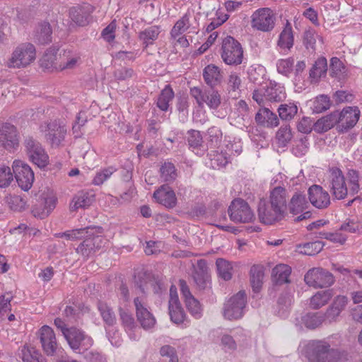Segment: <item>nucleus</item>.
Masks as SVG:
<instances>
[{"label":"nucleus","instance_id":"nucleus-18","mask_svg":"<svg viewBox=\"0 0 362 362\" xmlns=\"http://www.w3.org/2000/svg\"><path fill=\"white\" fill-rule=\"evenodd\" d=\"M39 336L44 352L48 356H54L58 349V344L53 329L44 325L39 330Z\"/></svg>","mask_w":362,"mask_h":362},{"label":"nucleus","instance_id":"nucleus-49","mask_svg":"<svg viewBox=\"0 0 362 362\" xmlns=\"http://www.w3.org/2000/svg\"><path fill=\"white\" fill-rule=\"evenodd\" d=\"M317 40H318L320 45H322V39L314 30H308L305 32L303 43L308 49L315 51L316 49Z\"/></svg>","mask_w":362,"mask_h":362},{"label":"nucleus","instance_id":"nucleus-14","mask_svg":"<svg viewBox=\"0 0 362 362\" xmlns=\"http://www.w3.org/2000/svg\"><path fill=\"white\" fill-rule=\"evenodd\" d=\"M24 145L30 160L39 168H44L48 164L49 157L41 144L32 137L25 139Z\"/></svg>","mask_w":362,"mask_h":362},{"label":"nucleus","instance_id":"nucleus-29","mask_svg":"<svg viewBox=\"0 0 362 362\" xmlns=\"http://www.w3.org/2000/svg\"><path fill=\"white\" fill-rule=\"evenodd\" d=\"M81 61L80 56L71 49L64 50L60 53V64L58 70L73 69L76 68Z\"/></svg>","mask_w":362,"mask_h":362},{"label":"nucleus","instance_id":"nucleus-21","mask_svg":"<svg viewBox=\"0 0 362 362\" xmlns=\"http://www.w3.org/2000/svg\"><path fill=\"white\" fill-rule=\"evenodd\" d=\"M86 235V238L76 248V252L84 258H88L93 255L101 247L103 238L100 235Z\"/></svg>","mask_w":362,"mask_h":362},{"label":"nucleus","instance_id":"nucleus-28","mask_svg":"<svg viewBox=\"0 0 362 362\" xmlns=\"http://www.w3.org/2000/svg\"><path fill=\"white\" fill-rule=\"evenodd\" d=\"M203 77L205 83L213 88L221 83L223 79V74L218 66L214 64H209L204 69Z\"/></svg>","mask_w":362,"mask_h":362},{"label":"nucleus","instance_id":"nucleus-53","mask_svg":"<svg viewBox=\"0 0 362 362\" xmlns=\"http://www.w3.org/2000/svg\"><path fill=\"white\" fill-rule=\"evenodd\" d=\"M103 229L101 227H87L84 228L71 230V235L73 236L72 240H77L83 237H86L87 235H90L94 233H101Z\"/></svg>","mask_w":362,"mask_h":362},{"label":"nucleus","instance_id":"nucleus-39","mask_svg":"<svg viewBox=\"0 0 362 362\" xmlns=\"http://www.w3.org/2000/svg\"><path fill=\"white\" fill-rule=\"evenodd\" d=\"M23 362H46L41 354L33 346L25 345L21 349Z\"/></svg>","mask_w":362,"mask_h":362},{"label":"nucleus","instance_id":"nucleus-24","mask_svg":"<svg viewBox=\"0 0 362 362\" xmlns=\"http://www.w3.org/2000/svg\"><path fill=\"white\" fill-rule=\"evenodd\" d=\"M180 286L188 310L195 318H199L202 315V309L199 301L191 294L189 289L184 280L180 281Z\"/></svg>","mask_w":362,"mask_h":362},{"label":"nucleus","instance_id":"nucleus-56","mask_svg":"<svg viewBox=\"0 0 362 362\" xmlns=\"http://www.w3.org/2000/svg\"><path fill=\"white\" fill-rule=\"evenodd\" d=\"M116 171L114 167H108L98 171L93 180V184L100 185L108 180L111 175Z\"/></svg>","mask_w":362,"mask_h":362},{"label":"nucleus","instance_id":"nucleus-31","mask_svg":"<svg viewBox=\"0 0 362 362\" xmlns=\"http://www.w3.org/2000/svg\"><path fill=\"white\" fill-rule=\"evenodd\" d=\"M216 270L220 278L225 281L232 279L233 274V262L223 258H218L216 261Z\"/></svg>","mask_w":362,"mask_h":362},{"label":"nucleus","instance_id":"nucleus-61","mask_svg":"<svg viewBox=\"0 0 362 362\" xmlns=\"http://www.w3.org/2000/svg\"><path fill=\"white\" fill-rule=\"evenodd\" d=\"M7 202L9 205V207L13 211L23 210L25 208L26 204L23 199L18 195L8 197Z\"/></svg>","mask_w":362,"mask_h":362},{"label":"nucleus","instance_id":"nucleus-47","mask_svg":"<svg viewBox=\"0 0 362 362\" xmlns=\"http://www.w3.org/2000/svg\"><path fill=\"white\" fill-rule=\"evenodd\" d=\"M252 23H273L274 15L269 8H263L256 11L252 14Z\"/></svg>","mask_w":362,"mask_h":362},{"label":"nucleus","instance_id":"nucleus-30","mask_svg":"<svg viewBox=\"0 0 362 362\" xmlns=\"http://www.w3.org/2000/svg\"><path fill=\"white\" fill-rule=\"evenodd\" d=\"M293 35L290 24H286L285 28L279 35L278 46L285 53L288 52L293 45Z\"/></svg>","mask_w":362,"mask_h":362},{"label":"nucleus","instance_id":"nucleus-3","mask_svg":"<svg viewBox=\"0 0 362 362\" xmlns=\"http://www.w3.org/2000/svg\"><path fill=\"white\" fill-rule=\"evenodd\" d=\"M190 95L197 105L203 108L205 106L211 110H216L221 103V96L218 90L211 88L193 87L190 88Z\"/></svg>","mask_w":362,"mask_h":362},{"label":"nucleus","instance_id":"nucleus-2","mask_svg":"<svg viewBox=\"0 0 362 362\" xmlns=\"http://www.w3.org/2000/svg\"><path fill=\"white\" fill-rule=\"evenodd\" d=\"M35 59V46L30 42L22 43L13 51L8 66L11 68H25L32 64Z\"/></svg>","mask_w":362,"mask_h":362},{"label":"nucleus","instance_id":"nucleus-37","mask_svg":"<svg viewBox=\"0 0 362 362\" xmlns=\"http://www.w3.org/2000/svg\"><path fill=\"white\" fill-rule=\"evenodd\" d=\"M52 28L50 24H39L34 37L40 44H47L52 41Z\"/></svg>","mask_w":362,"mask_h":362},{"label":"nucleus","instance_id":"nucleus-11","mask_svg":"<svg viewBox=\"0 0 362 362\" xmlns=\"http://www.w3.org/2000/svg\"><path fill=\"white\" fill-rule=\"evenodd\" d=\"M12 168L18 186L24 191H28L33 185L34 173L24 161L15 160Z\"/></svg>","mask_w":362,"mask_h":362},{"label":"nucleus","instance_id":"nucleus-62","mask_svg":"<svg viewBox=\"0 0 362 362\" xmlns=\"http://www.w3.org/2000/svg\"><path fill=\"white\" fill-rule=\"evenodd\" d=\"M221 346L226 351H235L237 349V344L233 337L224 334L221 337Z\"/></svg>","mask_w":362,"mask_h":362},{"label":"nucleus","instance_id":"nucleus-1","mask_svg":"<svg viewBox=\"0 0 362 362\" xmlns=\"http://www.w3.org/2000/svg\"><path fill=\"white\" fill-rule=\"evenodd\" d=\"M301 352L308 362H340L341 354L332 349L330 344L323 340H312L307 342Z\"/></svg>","mask_w":362,"mask_h":362},{"label":"nucleus","instance_id":"nucleus-40","mask_svg":"<svg viewBox=\"0 0 362 362\" xmlns=\"http://www.w3.org/2000/svg\"><path fill=\"white\" fill-rule=\"evenodd\" d=\"M278 112L282 120H291L298 112L297 103L289 101L281 104L278 108Z\"/></svg>","mask_w":362,"mask_h":362},{"label":"nucleus","instance_id":"nucleus-25","mask_svg":"<svg viewBox=\"0 0 362 362\" xmlns=\"http://www.w3.org/2000/svg\"><path fill=\"white\" fill-rule=\"evenodd\" d=\"M348 303V298L344 296H337L332 305L328 308L325 313H323L325 319L329 322H335L341 311Z\"/></svg>","mask_w":362,"mask_h":362},{"label":"nucleus","instance_id":"nucleus-22","mask_svg":"<svg viewBox=\"0 0 362 362\" xmlns=\"http://www.w3.org/2000/svg\"><path fill=\"white\" fill-rule=\"evenodd\" d=\"M153 198L158 203L166 208H173L177 204L175 193L168 185H163L156 190L153 193Z\"/></svg>","mask_w":362,"mask_h":362},{"label":"nucleus","instance_id":"nucleus-19","mask_svg":"<svg viewBox=\"0 0 362 362\" xmlns=\"http://www.w3.org/2000/svg\"><path fill=\"white\" fill-rule=\"evenodd\" d=\"M308 206V203L306 200L305 196L299 192H296L293 195L288 204L290 212L293 214L303 213L300 216L297 217V221L309 218L311 216V213L310 211H307L303 212L306 210Z\"/></svg>","mask_w":362,"mask_h":362},{"label":"nucleus","instance_id":"nucleus-42","mask_svg":"<svg viewBox=\"0 0 362 362\" xmlns=\"http://www.w3.org/2000/svg\"><path fill=\"white\" fill-rule=\"evenodd\" d=\"M336 125L333 112L327 115L314 123L313 129L317 133H322L329 130Z\"/></svg>","mask_w":362,"mask_h":362},{"label":"nucleus","instance_id":"nucleus-63","mask_svg":"<svg viewBox=\"0 0 362 362\" xmlns=\"http://www.w3.org/2000/svg\"><path fill=\"white\" fill-rule=\"evenodd\" d=\"M160 354L163 357L168 358V362H178V357L176 353V350L171 346H163L160 349Z\"/></svg>","mask_w":362,"mask_h":362},{"label":"nucleus","instance_id":"nucleus-64","mask_svg":"<svg viewBox=\"0 0 362 362\" xmlns=\"http://www.w3.org/2000/svg\"><path fill=\"white\" fill-rule=\"evenodd\" d=\"M314 122L310 117H304L298 123V130L304 134H308L313 129Z\"/></svg>","mask_w":362,"mask_h":362},{"label":"nucleus","instance_id":"nucleus-43","mask_svg":"<svg viewBox=\"0 0 362 362\" xmlns=\"http://www.w3.org/2000/svg\"><path fill=\"white\" fill-rule=\"evenodd\" d=\"M327 69V59L325 57L319 58L310 71V77L317 81L320 78L324 76Z\"/></svg>","mask_w":362,"mask_h":362},{"label":"nucleus","instance_id":"nucleus-35","mask_svg":"<svg viewBox=\"0 0 362 362\" xmlns=\"http://www.w3.org/2000/svg\"><path fill=\"white\" fill-rule=\"evenodd\" d=\"M324 245L325 244L321 241L299 244L296 246V251L305 255H315L322 250Z\"/></svg>","mask_w":362,"mask_h":362},{"label":"nucleus","instance_id":"nucleus-15","mask_svg":"<svg viewBox=\"0 0 362 362\" xmlns=\"http://www.w3.org/2000/svg\"><path fill=\"white\" fill-rule=\"evenodd\" d=\"M137 320L144 329L153 328L156 322L153 315L148 310L144 296L136 297L134 300Z\"/></svg>","mask_w":362,"mask_h":362},{"label":"nucleus","instance_id":"nucleus-13","mask_svg":"<svg viewBox=\"0 0 362 362\" xmlns=\"http://www.w3.org/2000/svg\"><path fill=\"white\" fill-rule=\"evenodd\" d=\"M336 124L341 130H348L354 127L359 119L361 112L358 107H346L341 111L332 112Z\"/></svg>","mask_w":362,"mask_h":362},{"label":"nucleus","instance_id":"nucleus-5","mask_svg":"<svg viewBox=\"0 0 362 362\" xmlns=\"http://www.w3.org/2000/svg\"><path fill=\"white\" fill-rule=\"evenodd\" d=\"M247 304L245 291H239L226 301L223 308V315L228 320H237L243 317Z\"/></svg>","mask_w":362,"mask_h":362},{"label":"nucleus","instance_id":"nucleus-60","mask_svg":"<svg viewBox=\"0 0 362 362\" xmlns=\"http://www.w3.org/2000/svg\"><path fill=\"white\" fill-rule=\"evenodd\" d=\"M13 180V174L9 167L3 166L0 168V187H6Z\"/></svg>","mask_w":362,"mask_h":362},{"label":"nucleus","instance_id":"nucleus-10","mask_svg":"<svg viewBox=\"0 0 362 362\" xmlns=\"http://www.w3.org/2000/svg\"><path fill=\"white\" fill-rule=\"evenodd\" d=\"M228 215L235 223H249L254 219V214L250 206L241 199H235L231 202Z\"/></svg>","mask_w":362,"mask_h":362},{"label":"nucleus","instance_id":"nucleus-45","mask_svg":"<svg viewBox=\"0 0 362 362\" xmlns=\"http://www.w3.org/2000/svg\"><path fill=\"white\" fill-rule=\"evenodd\" d=\"M174 98V92L170 86H166L161 91L157 100V106L162 111H167L169 103Z\"/></svg>","mask_w":362,"mask_h":362},{"label":"nucleus","instance_id":"nucleus-44","mask_svg":"<svg viewBox=\"0 0 362 362\" xmlns=\"http://www.w3.org/2000/svg\"><path fill=\"white\" fill-rule=\"evenodd\" d=\"M120 319L126 332L129 334V337L133 340H136L138 339V336L132 333L133 329L136 328L134 319L132 315L120 309Z\"/></svg>","mask_w":362,"mask_h":362},{"label":"nucleus","instance_id":"nucleus-8","mask_svg":"<svg viewBox=\"0 0 362 362\" xmlns=\"http://www.w3.org/2000/svg\"><path fill=\"white\" fill-rule=\"evenodd\" d=\"M305 284L315 288H327L334 282L332 273L321 267H314L309 269L305 274Z\"/></svg>","mask_w":362,"mask_h":362},{"label":"nucleus","instance_id":"nucleus-23","mask_svg":"<svg viewBox=\"0 0 362 362\" xmlns=\"http://www.w3.org/2000/svg\"><path fill=\"white\" fill-rule=\"evenodd\" d=\"M58 50L55 47H49L40 59V65L45 71H59L58 66L60 64V54H57Z\"/></svg>","mask_w":362,"mask_h":362},{"label":"nucleus","instance_id":"nucleus-36","mask_svg":"<svg viewBox=\"0 0 362 362\" xmlns=\"http://www.w3.org/2000/svg\"><path fill=\"white\" fill-rule=\"evenodd\" d=\"M302 324L308 329H315L326 320L322 313H310L303 315L301 318Z\"/></svg>","mask_w":362,"mask_h":362},{"label":"nucleus","instance_id":"nucleus-55","mask_svg":"<svg viewBox=\"0 0 362 362\" xmlns=\"http://www.w3.org/2000/svg\"><path fill=\"white\" fill-rule=\"evenodd\" d=\"M169 314L171 320L175 324L183 322L185 319V313L180 304L169 305Z\"/></svg>","mask_w":362,"mask_h":362},{"label":"nucleus","instance_id":"nucleus-33","mask_svg":"<svg viewBox=\"0 0 362 362\" xmlns=\"http://www.w3.org/2000/svg\"><path fill=\"white\" fill-rule=\"evenodd\" d=\"M291 273V268L284 264L276 265L272 269V276L276 284H282L288 282V278Z\"/></svg>","mask_w":362,"mask_h":362},{"label":"nucleus","instance_id":"nucleus-16","mask_svg":"<svg viewBox=\"0 0 362 362\" xmlns=\"http://www.w3.org/2000/svg\"><path fill=\"white\" fill-rule=\"evenodd\" d=\"M0 145L8 151L19 146V135L16 127L10 123L0 124Z\"/></svg>","mask_w":362,"mask_h":362},{"label":"nucleus","instance_id":"nucleus-52","mask_svg":"<svg viewBox=\"0 0 362 362\" xmlns=\"http://www.w3.org/2000/svg\"><path fill=\"white\" fill-rule=\"evenodd\" d=\"M160 28L157 25L151 26L140 33L139 37L146 45L151 44L158 38Z\"/></svg>","mask_w":362,"mask_h":362},{"label":"nucleus","instance_id":"nucleus-51","mask_svg":"<svg viewBox=\"0 0 362 362\" xmlns=\"http://www.w3.org/2000/svg\"><path fill=\"white\" fill-rule=\"evenodd\" d=\"M98 310L105 323L109 326L113 325L116 322V317L112 309L105 303H100Z\"/></svg>","mask_w":362,"mask_h":362},{"label":"nucleus","instance_id":"nucleus-46","mask_svg":"<svg viewBox=\"0 0 362 362\" xmlns=\"http://www.w3.org/2000/svg\"><path fill=\"white\" fill-rule=\"evenodd\" d=\"M346 178L348 180L349 194L352 196L357 194L360 190L359 172L354 169H349Z\"/></svg>","mask_w":362,"mask_h":362},{"label":"nucleus","instance_id":"nucleus-58","mask_svg":"<svg viewBox=\"0 0 362 362\" xmlns=\"http://www.w3.org/2000/svg\"><path fill=\"white\" fill-rule=\"evenodd\" d=\"M294 61L292 58L281 59L276 63V68L279 73L288 76L293 70Z\"/></svg>","mask_w":362,"mask_h":362},{"label":"nucleus","instance_id":"nucleus-6","mask_svg":"<svg viewBox=\"0 0 362 362\" xmlns=\"http://www.w3.org/2000/svg\"><path fill=\"white\" fill-rule=\"evenodd\" d=\"M221 57L228 65H239L243 59V49L239 42L230 36L222 42Z\"/></svg>","mask_w":362,"mask_h":362},{"label":"nucleus","instance_id":"nucleus-26","mask_svg":"<svg viewBox=\"0 0 362 362\" xmlns=\"http://www.w3.org/2000/svg\"><path fill=\"white\" fill-rule=\"evenodd\" d=\"M287 199L288 194L286 189L281 187H276L270 192L269 199L267 202L273 205L274 208L276 207L286 213Z\"/></svg>","mask_w":362,"mask_h":362},{"label":"nucleus","instance_id":"nucleus-32","mask_svg":"<svg viewBox=\"0 0 362 362\" xmlns=\"http://www.w3.org/2000/svg\"><path fill=\"white\" fill-rule=\"evenodd\" d=\"M264 95L267 100L272 103H278L286 98V91L284 86L276 84L274 86L268 87L264 90Z\"/></svg>","mask_w":362,"mask_h":362},{"label":"nucleus","instance_id":"nucleus-12","mask_svg":"<svg viewBox=\"0 0 362 362\" xmlns=\"http://www.w3.org/2000/svg\"><path fill=\"white\" fill-rule=\"evenodd\" d=\"M286 213L267 202V200H260L258 206V216L261 223L266 225H272L281 221L286 216Z\"/></svg>","mask_w":362,"mask_h":362},{"label":"nucleus","instance_id":"nucleus-9","mask_svg":"<svg viewBox=\"0 0 362 362\" xmlns=\"http://www.w3.org/2000/svg\"><path fill=\"white\" fill-rule=\"evenodd\" d=\"M329 187L331 193L337 199H344L349 193L346 177L338 168L329 169Z\"/></svg>","mask_w":362,"mask_h":362},{"label":"nucleus","instance_id":"nucleus-59","mask_svg":"<svg viewBox=\"0 0 362 362\" xmlns=\"http://www.w3.org/2000/svg\"><path fill=\"white\" fill-rule=\"evenodd\" d=\"M322 238L329 240L334 243L343 245L346 240V236L340 232L330 233V232H321L320 233Z\"/></svg>","mask_w":362,"mask_h":362},{"label":"nucleus","instance_id":"nucleus-7","mask_svg":"<svg viewBox=\"0 0 362 362\" xmlns=\"http://www.w3.org/2000/svg\"><path fill=\"white\" fill-rule=\"evenodd\" d=\"M64 337L71 349L78 353L88 350L93 344L90 336L76 327H69V331L64 332Z\"/></svg>","mask_w":362,"mask_h":362},{"label":"nucleus","instance_id":"nucleus-20","mask_svg":"<svg viewBox=\"0 0 362 362\" xmlns=\"http://www.w3.org/2000/svg\"><path fill=\"white\" fill-rule=\"evenodd\" d=\"M308 197L312 205L317 209L327 208L330 204L329 193L320 185H314L309 188Z\"/></svg>","mask_w":362,"mask_h":362},{"label":"nucleus","instance_id":"nucleus-34","mask_svg":"<svg viewBox=\"0 0 362 362\" xmlns=\"http://www.w3.org/2000/svg\"><path fill=\"white\" fill-rule=\"evenodd\" d=\"M332 296V290L318 291L310 298V306L313 309H319L326 305Z\"/></svg>","mask_w":362,"mask_h":362},{"label":"nucleus","instance_id":"nucleus-27","mask_svg":"<svg viewBox=\"0 0 362 362\" xmlns=\"http://www.w3.org/2000/svg\"><path fill=\"white\" fill-rule=\"evenodd\" d=\"M255 121L258 125L264 127H275L279 124L277 115L266 107L259 110L255 115Z\"/></svg>","mask_w":362,"mask_h":362},{"label":"nucleus","instance_id":"nucleus-17","mask_svg":"<svg viewBox=\"0 0 362 362\" xmlns=\"http://www.w3.org/2000/svg\"><path fill=\"white\" fill-rule=\"evenodd\" d=\"M56 203L57 198L54 194H49L46 196L43 195L33 205L32 214L35 217L43 219L47 217L54 210L56 206Z\"/></svg>","mask_w":362,"mask_h":362},{"label":"nucleus","instance_id":"nucleus-57","mask_svg":"<svg viewBox=\"0 0 362 362\" xmlns=\"http://www.w3.org/2000/svg\"><path fill=\"white\" fill-rule=\"evenodd\" d=\"M331 103L329 98L325 95L317 97L313 102V110L315 112H322L330 107Z\"/></svg>","mask_w":362,"mask_h":362},{"label":"nucleus","instance_id":"nucleus-54","mask_svg":"<svg viewBox=\"0 0 362 362\" xmlns=\"http://www.w3.org/2000/svg\"><path fill=\"white\" fill-rule=\"evenodd\" d=\"M293 134L290 126L284 125L276 132V138L281 146H286L292 139Z\"/></svg>","mask_w":362,"mask_h":362},{"label":"nucleus","instance_id":"nucleus-48","mask_svg":"<svg viewBox=\"0 0 362 362\" xmlns=\"http://www.w3.org/2000/svg\"><path fill=\"white\" fill-rule=\"evenodd\" d=\"M264 273L258 266H252L250 269V281L253 291L258 292L262 286Z\"/></svg>","mask_w":362,"mask_h":362},{"label":"nucleus","instance_id":"nucleus-41","mask_svg":"<svg viewBox=\"0 0 362 362\" xmlns=\"http://www.w3.org/2000/svg\"><path fill=\"white\" fill-rule=\"evenodd\" d=\"M93 197L88 193L80 192L74 196L70 204V209L76 211L80 208H84L90 206L93 202Z\"/></svg>","mask_w":362,"mask_h":362},{"label":"nucleus","instance_id":"nucleus-50","mask_svg":"<svg viewBox=\"0 0 362 362\" xmlns=\"http://www.w3.org/2000/svg\"><path fill=\"white\" fill-rule=\"evenodd\" d=\"M160 177L164 182H173L177 176V170L175 165L171 163H165L160 169Z\"/></svg>","mask_w":362,"mask_h":362},{"label":"nucleus","instance_id":"nucleus-4","mask_svg":"<svg viewBox=\"0 0 362 362\" xmlns=\"http://www.w3.org/2000/svg\"><path fill=\"white\" fill-rule=\"evenodd\" d=\"M40 130L45 134L47 141L52 146H60L66 135V125L59 120H50L45 122L40 126Z\"/></svg>","mask_w":362,"mask_h":362},{"label":"nucleus","instance_id":"nucleus-38","mask_svg":"<svg viewBox=\"0 0 362 362\" xmlns=\"http://www.w3.org/2000/svg\"><path fill=\"white\" fill-rule=\"evenodd\" d=\"M93 11L92 6L88 4L72 7L69 10V14L72 20L76 22L87 20V16Z\"/></svg>","mask_w":362,"mask_h":362}]
</instances>
